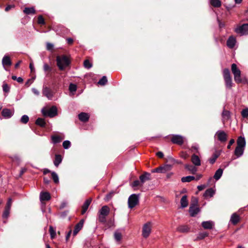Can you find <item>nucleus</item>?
Segmentation results:
<instances>
[{"label":"nucleus","mask_w":248,"mask_h":248,"mask_svg":"<svg viewBox=\"0 0 248 248\" xmlns=\"http://www.w3.org/2000/svg\"><path fill=\"white\" fill-rule=\"evenodd\" d=\"M246 145V141L244 137H240L237 140V147L234 151V155L239 157L243 154Z\"/></svg>","instance_id":"f257e3e1"},{"label":"nucleus","mask_w":248,"mask_h":248,"mask_svg":"<svg viewBox=\"0 0 248 248\" xmlns=\"http://www.w3.org/2000/svg\"><path fill=\"white\" fill-rule=\"evenodd\" d=\"M232 71L234 76V79L236 82L240 83H247V79L244 78H243L241 77V71L237 67V65L235 63H233L231 66Z\"/></svg>","instance_id":"f03ea898"},{"label":"nucleus","mask_w":248,"mask_h":248,"mask_svg":"<svg viewBox=\"0 0 248 248\" xmlns=\"http://www.w3.org/2000/svg\"><path fill=\"white\" fill-rule=\"evenodd\" d=\"M57 65L61 70H64L70 64V60L65 55L57 56L56 58Z\"/></svg>","instance_id":"7ed1b4c3"},{"label":"nucleus","mask_w":248,"mask_h":248,"mask_svg":"<svg viewBox=\"0 0 248 248\" xmlns=\"http://www.w3.org/2000/svg\"><path fill=\"white\" fill-rule=\"evenodd\" d=\"M153 223L151 221L147 222L143 225L142 228V236L144 238H147L151 233Z\"/></svg>","instance_id":"20e7f679"},{"label":"nucleus","mask_w":248,"mask_h":248,"mask_svg":"<svg viewBox=\"0 0 248 248\" xmlns=\"http://www.w3.org/2000/svg\"><path fill=\"white\" fill-rule=\"evenodd\" d=\"M110 210L108 206H103L99 210L98 215V220L101 222L106 221V217L108 215Z\"/></svg>","instance_id":"39448f33"},{"label":"nucleus","mask_w":248,"mask_h":248,"mask_svg":"<svg viewBox=\"0 0 248 248\" xmlns=\"http://www.w3.org/2000/svg\"><path fill=\"white\" fill-rule=\"evenodd\" d=\"M223 74L226 87L231 89L232 87V83L229 70L228 69H224Z\"/></svg>","instance_id":"423d86ee"},{"label":"nucleus","mask_w":248,"mask_h":248,"mask_svg":"<svg viewBox=\"0 0 248 248\" xmlns=\"http://www.w3.org/2000/svg\"><path fill=\"white\" fill-rule=\"evenodd\" d=\"M42 112L44 116L53 117L57 115V108L56 107L53 106L49 109L43 108L42 109Z\"/></svg>","instance_id":"0eeeda50"},{"label":"nucleus","mask_w":248,"mask_h":248,"mask_svg":"<svg viewBox=\"0 0 248 248\" xmlns=\"http://www.w3.org/2000/svg\"><path fill=\"white\" fill-rule=\"evenodd\" d=\"M234 31L236 33L240 35L248 34V24L246 23L242 25H238L235 28Z\"/></svg>","instance_id":"6e6552de"},{"label":"nucleus","mask_w":248,"mask_h":248,"mask_svg":"<svg viewBox=\"0 0 248 248\" xmlns=\"http://www.w3.org/2000/svg\"><path fill=\"white\" fill-rule=\"evenodd\" d=\"M139 196L138 195L132 194L128 198V207L132 208L139 203Z\"/></svg>","instance_id":"1a4fd4ad"},{"label":"nucleus","mask_w":248,"mask_h":248,"mask_svg":"<svg viewBox=\"0 0 248 248\" xmlns=\"http://www.w3.org/2000/svg\"><path fill=\"white\" fill-rule=\"evenodd\" d=\"M193 200L195 203L190 205L189 209V212L190 213L191 216L194 217L199 212L200 209L196 206V204L198 202V200L195 198H193Z\"/></svg>","instance_id":"9d476101"},{"label":"nucleus","mask_w":248,"mask_h":248,"mask_svg":"<svg viewBox=\"0 0 248 248\" xmlns=\"http://www.w3.org/2000/svg\"><path fill=\"white\" fill-rule=\"evenodd\" d=\"M185 140V138L179 135H173L172 136L171 141L172 143L178 145H182Z\"/></svg>","instance_id":"9b49d317"},{"label":"nucleus","mask_w":248,"mask_h":248,"mask_svg":"<svg viewBox=\"0 0 248 248\" xmlns=\"http://www.w3.org/2000/svg\"><path fill=\"white\" fill-rule=\"evenodd\" d=\"M215 136L217 138V139L221 141L225 142L227 140V134L222 130H218L217 131L215 135Z\"/></svg>","instance_id":"f8f14e48"},{"label":"nucleus","mask_w":248,"mask_h":248,"mask_svg":"<svg viewBox=\"0 0 248 248\" xmlns=\"http://www.w3.org/2000/svg\"><path fill=\"white\" fill-rule=\"evenodd\" d=\"M140 180L141 183V186H143L146 181L151 180V174L148 172H144L140 176Z\"/></svg>","instance_id":"ddd939ff"},{"label":"nucleus","mask_w":248,"mask_h":248,"mask_svg":"<svg viewBox=\"0 0 248 248\" xmlns=\"http://www.w3.org/2000/svg\"><path fill=\"white\" fill-rule=\"evenodd\" d=\"M42 93L43 94L49 99H51L53 96L52 92L46 87L43 88Z\"/></svg>","instance_id":"4468645a"},{"label":"nucleus","mask_w":248,"mask_h":248,"mask_svg":"<svg viewBox=\"0 0 248 248\" xmlns=\"http://www.w3.org/2000/svg\"><path fill=\"white\" fill-rule=\"evenodd\" d=\"M202 225L204 229L211 230L214 227V223L212 221H203L202 223Z\"/></svg>","instance_id":"2eb2a0df"},{"label":"nucleus","mask_w":248,"mask_h":248,"mask_svg":"<svg viewBox=\"0 0 248 248\" xmlns=\"http://www.w3.org/2000/svg\"><path fill=\"white\" fill-rule=\"evenodd\" d=\"M84 222V219H81L79 223H78L75 226V229L73 232V235H76L78 232L82 228Z\"/></svg>","instance_id":"dca6fc26"},{"label":"nucleus","mask_w":248,"mask_h":248,"mask_svg":"<svg viewBox=\"0 0 248 248\" xmlns=\"http://www.w3.org/2000/svg\"><path fill=\"white\" fill-rule=\"evenodd\" d=\"M91 202H92L91 199H88L85 201L84 204H83V205L82 206L81 214L82 215H83L85 213V212L87 210Z\"/></svg>","instance_id":"f3484780"},{"label":"nucleus","mask_w":248,"mask_h":248,"mask_svg":"<svg viewBox=\"0 0 248 248\" xmlns=\"http://www.w3.org/2000/svg\"><path fill=\"white\" fill-rule=\"evenodd\" d=\"M1 114L4 117L9 118L13 115V112L9 109L4 108L2 110Z\"/></svg>","instance_id":"a211bd4d"},{"label":"nucleus","mask_w":248,"mask_h":248,"mask_svg":"<svg viewBox=\"0 0 248 248\" xmlns=\"http://www.w3.org/2000/svg\"><path fill=\"white\" fill-rule=\"evenodd\" d=\"M78 118L81 121L86 122L89 120V115L86 113L81 112L78 114Z\"/></svg>","instance_id":"6ab92c4d"},{"label":"nucleus","mask_w":248,"mask_h":248,"mask_svg":"<svg viewBox=\"0 0 248 248\" xmlns=\"http://www.w3.org/2000/svg\"><path fill=\"white\" fill-rule=\"evenodd\" d=\"M215 192V190L213 188H209L205 191L203 196L206 199L211 198L214 195Z\"/></svg>","instance_id":"aec40b11"},{"label":"nucleus","mask_w":248,"mask_h":248,"mask_svg":"<svg viewBox=\"0 0 248 248\" xmlns=\"http://www.w3.org/2000/svg\"><path fill=\"white\" fill-rule=\"evenodd\" d=\"M2 63L4 67L5 66H11L12 64V62L11 61L10 58L8 56H4L2 60Z\"/></svg>","instance_id":"412c9836"},{"label":"nucleus","mask_w":248,"mask_h":248,"mask_svg":"<svg viewBox=\"0 0 248 248\" xmlns=\"http://www.w3.org/2000/svg\"><path fill=\"white\" fill-rule=\"evenodd\" d=\"M50 199V195L48 192H41L40 195L41 201H48Z\"/></svg>","instance_id":"4be33fe9"},{"label":"nucleus","mask_w":248,"mask_h":248,"mask_svg":"<svg viewBox=\"0 0 248 248\" xmlns=\"http://www.w3.org/2000/svg\"><path fill=\"white\" fill-rule=\"evenodd\" d=\"M191 161L195 165L199 166L201 165V160L198 155H193L191 156Z\"/></svg>","instance_id":"5701e85b"},{"label":"nucleus","mask_w":248,"mask_h":248,"mask_svg":"<svg viewBox=\"0 0 248 248\" xmlns=\"http://www.w3.org/2000/svg\"><path fill=\"white\" fill-rule=\"evenodd\" d=\"M23 13L26 15H33L36 13V10L33 7H26L23 10Z\"/></svg>","instance_id":"b1692460"},{"label":"nucleus","mask_w":248,"mask_h":248,"mask_svg":"<svg viewBox=\"0 0 248 248\" xmlns=\"http://www.w3.org/2000/svg\"><path fill=\"white\" fill-rule=\"evenodd\" d=\"M114 236L115 240L120 243L122 239V234L119 230H116L114 232Z\"/></svg>","instance_id":"393cba45"},{"label":"nucleus","mask_w":248,"mask_h":248,"mask_svg":"<svg viewBox=\"0 0 248 248\" xmlns=\"http://www.w3.org/2000/svg\"><path fill=\"white\" fill-rule=\"evenodd\" d=\"M236 43V40L233 36H230L227 40V46L230 47L232 48Z\"/></svg>","instance_id":"a878e982"},{"label":"nucleus","mask_w":248,"mask_h":248,"mask_svg":"<svg viewBox=\"0 0 248 248\" xmlns=\"http://www.w3.org/2000/svg\"><path fill=\"white\" fill-rule=\"evenodd\" d=\"M222 116L223 123L230 119V113L228 110H224L222 112Z\"/></svg>","instance_id":"bb28decb"},{"label":"nucleus","mask_w":248,"mask_h":248,"mask_svg":"<svg viewBox=\"0 0 248 248\" xmlns=\"http://www.w3.org/2000/svg\"><path fill=\"white\" fill-rule=\"evenodd\" d=\"M240 220L239 216L235 213L232 215L231 218V221L233 224H237Z\"/></svg>","instance_id":"cd10ccee"},{"label":"nucleus","mask_w":248,"mask_h":248,"mask_svg":"<svg viewBox=\"0 0 248 248\" xmlns=\"http://www.w3.org/2000/svg\"><path fill=\"white\" fill-rule=\"evenodd\" d=\"M220 152L216 151L213 154V156L210 158L209 162L211 164H214L217 158L219 156Z\"/></svg>","instance_id":"c85d7f7f"},{"label":"nucleus","mask_w":248,"mask_h":248,"mask_svg":"<svg viewBox=\"0 0 248 248\" xmlns=\"http://www.w3.org/2000/svg\"><path fill=\"white\" fill-rule=\"evenodd\" d=\"M208 236V233L206 232H199L197 235V237L195 239V241H199L203 239L206 237H207Z\"/></svg>","instance_id":"c756f323"},{"label":"nucleus","mask_w":248,"mask_h":248,"mask_svg":"<svg viewBox=\"0 0 248 248\" xmlns=\"http://www.w3.org/2000/svg\"><path fill=\"white\" fill-rule=\"evenodd\" d=\"M180 202L181 207L182 208L186 207L188 205V201L186 195H184L182 197Z\"/></svg>","instance_id":"7c9ffc66"},{"label":"nucleus","mask_w":248,"mask_h":248,"mask_svg":"<svg viewBox=\"0 0 248 248\" xmlns=\"http://www.w3.org/2000/svg\"><path fill=\"white\" fill-rule=\"evenodd\" d=\"M62 161V157L61 155H56L54 161V164L56 167H58Z\"/></svg>","instance_id":"2f4dec72"},{"label":"nucleus","mask_w":248,"mask_h":248,"mask_svg":"<svg viewBox=\"0 0 248 248\" xmlns=\"http://www.w3.org/2000/svg\"><path fill=\"white\" fill-rule=\"evenodd\" d=\"M210 3L214 7H219L221 5V2L219 0H210Z\"/></svg>","instance_id":"473e14b6"},{"label":"nucleus","mask_w":248,"mask_h":248,"mask_svg":"<svg viewBox=\"0 0 248 248\" xmlns=\"http://www.w3.org/2000/svg\"><path fill=\"white\" fill-rule=\"evenodd\" d=\"M222 173H223L222 169H219L216 171V172L214 174V178L216 180H217L221 177V176L222 175Z\"/></svg>","instance_id":"72a5a7b5"},{"label":"nucleus","mask_w":248,"mask_h":248,"mask_svg":"<svg viewBox=\"0 0 248 248\" xmlns=\"http://www.w3.org/2000/svg\"><path fill=\"white\" fill-rule=\"evenodd\" d=\"M177 231L180 232H187L189 231V228L186 226H180L177 228Z\"/></svg>","instance_id":"f704fd0d"},{"label":"nucleus","mask_w":248,"mask_h":248,"mask_svg":"<svg viewBox=\"0 0 248 248\" xmlns=\"http://www.w3.org/2000/svg\"><path fill=\"white\" fill-rule=\"evenodd\" d=\"M195 179V177L192 176H187L186 177H183L181 178V181L182 182H189Z\"/></svg>","instance_id":"c9c22d12"},{"label":"nucleus","mask_w":248,"mask_h":248,"mask_svg":"<svg viewBox=\"0 0 248 248\" xmlns=\"http://www.w3.org/2000/svg\"><path fill=\"white\" fill-rule=\"evenodd\" d=\"M185 168L193 174L195 173L197 171V169L195 167L191 165H186Z\"/></svg>","instance_id":"e433bc0d"},{"label":"nucleus","mask_w":248,"mask_h":248,"mask_svg":"<svg viewBox=\"0 0 248 248\" xmlns=\"http://www.w3.org/2000/svg\"><path fill=\"white\" fill-rule=\"evenodd\" d=\"M35 123L36 124L42 127H44L46 125V122L45 120L43 119L40 118H39L36 120Z\"/></svg>","instance_id":"4c0bfd02"},{"label":"nucleus","mask_w":248,"mask_h":248,"mask_svg":"<svg viewBox=\"0 0 248 248\" xmlns=\"http://www.w3.org/2000/svg\"><path fill=\"white\" fill-rule=\"evenodd\" d=\"M51 139L54 143H57L61 141L62 139L59 136L54 135L51 136Z\"/></svg>","instance_id":"58836bf2"},{"label":"nucleus","mask_w":248,"mask_h":248,"mask_svg":"<svg viewBox=\"0 0 248 248\" xmlns=\"http://www.w3.org/2000/svg\"><path fill=\"white\" fill-rule=\"evenodd\" d=\"M49 231L51 239L54 238L56 236V233L55 231L54 230L53 228L51 226L49 227Z\"/></svg>","instance_id":"ea45409f"},{"label":"nucleus","mask_w":248,"mask_h":248,"mask_svg":"<svg viewBox=\"0 0 248 248\" xmlns=\"http://www.w3.org/2000/svg\"><path fill=\"white\" fill-rule=\"evenodd\" d=\"M83 65L85 68L89 69L92 67V63L88 60H86L84 61Z\"/></svg>","instance_id":"a19ab883"},{"label":"nucleus","mask_w":248,"mask_h":248,"mask_svg":"<svg viewBox=\"0 0 248 248\" xmlns=\"http://www.w3.org/2000/svg\"><path fill=\"white\" fill-rule=\"evenodd\" d=\"M108 82L107 77L103 76L102 78L98 81V83L101 85H105Z\"/></svg>","instance_id":"79ce46f5"},{"label":"nucleus","mask_w":248,"mask_h":248,"mask_svg":"<svg viewBox=\"0 0 248 248\" xmlns=\"http://www.w3.org/2000/svg\"><path fill=\"white\" fill-rule=\"evenodd\" d=\"M51 175L54 182L56 184L59 183V177L57 173H55V172H52L51 173Z\"/></svg>","instance_id":"37998d69"},{"label":"nucleus","mask_w":248,"mask_h":248,"mask_svg":"<svg viewBox=\"0 0 248 248\" xmlns=\"http://www.w3.org/2000/svg\"><path fill=\"white\" fill-rule=\"evenodd\" d=\"M29 117L26 115H24L22 116V117L21 118L20 121H21V123H22L23 124H26L29 121Z\"/></svg>","instance_id":"c03bdc74"},{"label":"nucleus","mask_w":248,"mask_h":248,"mask_svg":"<svg viewBox=\"0 0 248 248\" xmlns=\"http://www.w3.org/2000/svg\"><path fill=\"white\" fill-rule=\"evenodd\" d=\"M138 186H141L140 182L139 180H135L131 184V186L134 188Z\"/></svg>","instance_id":"a18cd8bd"},{"label":"nucleus","mask_w":248,"mask_h":248,"mask_svg":"<svg viewBox=\"0 0 248 248\" xmlns=\"http://www.w3.org/2000/svg\"><path fill=\"white\" fill-rule=\"evenodd\" d=\"M62 145L64 149H67L70 146L71 143L69 140H65L63 142Z\"/></svg>","instance_id":"49530a36"},{"label":"nucleus","mask_w":248,"mask_h":248,"mask_svg":"<svg viewBox=\"0 0 248 248\" xmlns=\"http://www.w3.org/2000/svg\"><path fill=\"white\" fill-rule=\"evenodd\" d=\"M69 89L71 92L74 93L77 90V86L74 84H70Z\"/></svg>","instance_id":"de8ad7c7"},{"label":"nucleus","mask_w":248,"mask_h":248,"mask_svg":"<svg viewBox=\"0 0 248 248\" xmlns=\"http://www.w3.org/2000/svg\"><path fill=\"white\" fill-rule=\"evenodd\" d=\"M3 91L5 93H8L10 90V87L8 85L4 83L2 85Z\"/></svg>","instance_id":"09e8293b"},{"label":"nucleus","mask_w":248,"mask_h":248,"mask_svg":"<svg viewBox=\"0 0 248 248\" xmlns=\"http://www.w3.org/2000/svg\"><path fill=\"white\" fill-rule=\"evenodd\" d=\"M241 115L244 118L248 117V108L244 109L241 112Z\"/></svg>","instance_id":"8fccbe9b"},{"label":"nucleus","mask_w":248,"mask_h":248,"mask_svg":"<svg viewBox=\"0 0 248 248\" xmlns=\"http://www.w3.org/2000/svg\"><path fill=\"white\" fill-rule=\"evenodd\" d=\"M46 49L47 50H53V48H54V45L53 44L50 43H46Z\"/></svg>","instance_id":"3c124183"},{"label":"nucleus","mask_w":248,"mask_h":248,"mask_svg":"<svg viewBox=\"0 0 248 248\" xmlns=\"http://www.w3.org/2000/svg\"><path fill=\"white\" fill-rule=\"evenodd\" d=\"M165 168H157L155 170H153L152 172H157L164 173L165 172Z\"/></svg>","instance_id":"603ef678"},{"label":"nucleus","mask_w":248,"mask_h":248,"mask_svg":"<svg viewBox=\"0 0 248 248\" xmlns=\"http://www.w3.org/2000/svg\"><path fill=\"white\" fill-rule=\"evenodd\" d=\"M12 78L13 79V80H16L19 83H22L23 81V79L21 77H18V78H17V77L15 76H12Z\"/></svg>","instance_id":"864d4df0"},{"label":"nucleus","mask_w":248,"mask_h":248,"mask_svg":"<svg viewBox=\"0 0 248 248\" xmlns=\"http://www.w3.org/2000/svg\"><path fill=\"white\" fill-rule=\"evenodd\" d=\"M38 23L41 24H44L45 21L42 16H39L38 17Z\"/></svg>","instance_id":"5fc2aeb1"},{"label":"nucleus","mask_w":248,"mask_h":248,"mask_svg":"<svg viewBox=\"0 0 248 248\" xmlns=\"http://www.w3.org/2000/svg\"><path fill=\"white\" fill-rule=\"evenodd\" d=\"M10 211V209L5 208V210L3 214V217L5 218H7L9 215Z\"/></svg>","instance_id":"6e6d98bb"},{"label":"nucleus","mask_w":248,"mask_h":248,"mask_svg":"<svg viewBox=\"0 0 248 248\" xmlns=\"http://www.w3.org/2000/svg\"><path fill=\"white\" fill-rule=\"evenodd\" d=\"M12 199L11 198H9L8 200V202H7V205H6V209L10 210L11 207V205H12Z\"/></svg>","instance_id":"4d7b16f0"},{"label":"nucleus","mask_w":248,"mask_h":248,"mask_svg":"<svg viewBox=\"0 0 248 248\" xmlns=\"http://www.w3.org/2000/svg\"><path fill=\"white\" fill-rule=\"evenodd\" d=\"M44 69L45 71H50L51 69L46 63L44 64Z\"/></svg>","instance_id":"13d9d810"},{"label":"nucleus","mask_w":248,"mask_h":248,"mask_svg":"<svg viewBox=\"0 0 248 248\" xmlns=\"http://www.w3.org/2000/svg\"><path fill=\"white\" fill-rule=\"evenodd\" d=\"M15 7V6L14 5H8L6 8H5V11L6 12H8L9 11L10 9H12V8H14Z\"/></svg>","instance_id":"bf43d9fd"},{"label":"nucleus","mask_w":248,"mask_h":248,"mask_svg":"<svg viewBox=\"0 0 248 248\" xmlns=\"http://www.w3.org/2000/svg\"><path fill=\"white\" fill-rule=\"evenodd\" d=\"M205 187H206V186H205V185H201V186H198V187H197L198 189L200 191H201V190H203V189H204Z\"/></svg>","instance_id":"052dcab7"},{"label":"nucleus","mask_w":248,"mask_h":248,"mask_svg":"<svg viewBox=\"0 0 248 248\" xmlns=\"http://www.w3.org/2000/svg\"><path fill=\"white\" fill-rule=\"evenodd\" d=\"M234 142V140L232 139L231 140H230V142H229V145H228L227 146V148L228 149H230L231 148V146Z\"/></svg>","instance_id":"680f3d73"},{"label":"nucleus","mask_w":248,"mask_h":248,"mask_svg":"<svg viewBox=\"0 0 248 248\" xmlns=\"http://www.w3.org/2000/svg\"><path fill=\"white\" fill-rule=\"evenodd\" d=\"M156 155H157L160 158H162L164 156L163 153L161 152H158L156 153Z\"/></svg>","instance_id":"e2e57ef3"},{"label":"nucleus","mask_w":248,"mask_h":248,"mask_svg":"<svg viewBox=\"0 0 248 248\" xmlns=\"http://www.w3.org/2000/svg\"><path fill=\"white\" fill-rule=\"evenodd\" d=\"M26 171V169L24 168L21 169L20 172V176H21L25 171Z\"/></svg>","instance_id":"0e129e2a"},{"label":"nucleus","mask_w":248,"mask_h":248,"mask_svg":"<svg viewBox=\"0 0 248 248\" xmlns=\"http://www.w3.org/2000/svg\"><path fill=\"white\" fill-rule=\"evenodd\" d=\"M67 42L70 44H72L73 42V40L71 38H67Z\"/></svg>","instance_id":"69168bd1"},{"label":"nucleus","mask_w":248,"mask_h":248,"mask_svg":"<svg viewBox=\"0 0 248 248\" xmlns=\"http://www.w3.org/2000/svg\"><path fill=\"white\" fill-rule=\"evenodd\" d=\"M30 68L31 69V72H33L34 71V68L33 67V65L32 63H31L30 64Z\"/></svg>","instance_id":"338daca9"},{"label":"nucleus","mask_w":248,"mask_h":248,"mask_svg":"<svg viewBox=\"0 0 248 248\" xmlns=\"http://www.w3.org/2000/svg\"><path fill=\"white\" fill-rule=\"evenodd\" d=\"M33 92L36 94V95H38L39 94V92L38 91H37L36 89H32Z\"/></svg>","instance_id":"774afa93"}]
</instances>
